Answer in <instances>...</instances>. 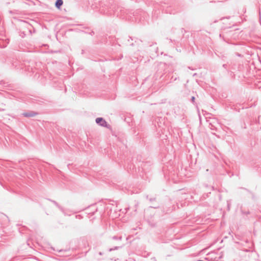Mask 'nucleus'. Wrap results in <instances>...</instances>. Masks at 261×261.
<instances>
[{"label":"nucleus","instance_id":"obj_1","mask_svg":"<svg viewBox=\"0 0 261 261\" xmlns=\"http://www.w3.org/2000/svg\"><path fill=\"white\" fill-rule=\"evenodd\" d=\"M96 122L99 124L101 126L108 127L107 122L102 118H97L96 119Z\"/></svg>","mask_w":261,"mask_h":261},{"label":"nucleus","instance_id":"obj_2","mask_svg":"<svg viewBox=\"0 0 261 261\" xmlns=\"http://www.w3.org/2000/svg\"><path fill=\"white\" fill-rule=\"evenodd\" d=\"M37 115V113L36 112H32L30 113H24L23 115L25 117H34Z\"/></svg>","mask_w":261,"mask_h":261},{"label":"nucleus","instance_id":"obj_3","mask_svg":"<svg viewBox=\"0 0 261 261\" xmlns=\"http://www.w3.org/2000/svg\"><path fill=\"white\" fill-rule=\"evenodd\" d=\"M63 5L62 0H57L56 3V6L58 9H60V7Z\"/></svg>","mask_w":261,"mask_h":261},{"label":"nucleus","instance_id":"obj_4","mask_svg":"<svg viewBox=\"0 0 261 261\" xmlns=\"http://www.w3.org/2000/svg\"><path fill=\"white\" fill-rule=\"evenodd\" d=\"M192 101H194V100H195V97H192Z\"/></svg>","mask_w":261,"mask_h":261}]
</instances>
